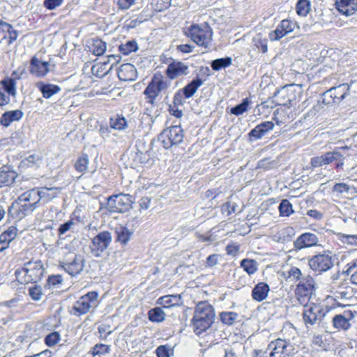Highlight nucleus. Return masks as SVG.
<instances>
[{
    "mask_svg": "<svg viewBox=\"0 0 357 357\" xmlns=\"http://www.w3.org/2000/svg\"><path fill=\"white\" fill-rule=\"evenodd\" d=\"M214 318L213 307L206 302L199 303L192 319L194 332L198 335L205 332L213 324Z\"/></svg>",
    "mask_w": 357,
    "mask_h": 357,
    "instance_id": "obj_1",
    "label": "nucleus"
},
{
    "mask_svg": "<svg viewBox=\"0 0 357 357\" xmlns=\"http://www.w3.org/2000/svg\"><path fill=\"white\" fill-rule=\"evenodd\" d=\"M44 267L41 261H29L24 267L15 272L16 278L21 284L37 282L44 274Z\"/></svg>",
    "mask_w": 357,
    "mask_h": 357,
    "instance_id": "obj_2",
    "label": "nucleus"
},
{
    "mask_svg": "<svg viewBox=\"0 0 357 357\" xmlns=\"http://www.w3.org/2000/svg\"><path fill=\"white\" fill-rule=\"evenodd\" d=\"M170 86V82L161 73H155L144 91L146 102L151 105L155 103L159 93L166 91Z\"/></svg>",
    "mask_w": 357,
    "mask_h": 357,
    "instance_id": "obj_3",
    "label": "nucleus"
},
{
    "mask_svg": "<svg viewBox=\"0 0 357 357\" xmlns=\"http://www.w3.org/2000/svg\"><path fill=\"white\" fill-rule=\"evenodd\" d=\"M199 46L207 48L212 42L213 32L206 24H192L185 32Z\"/></svg>",
    "mask_w": 357,
    "mask_h": 357,
    "instance_id": "obj_4",
    "label": "nucleus"
},
{
    "mask_svg": "<svg viewBox=\"0 0 357 357\" xmlns=\"http://www.w3.org/2000/svg\"><path fill=\"white\" fill-rule=\"evenodd\" d=\"M98 297V294L96 291H90L79 297L75 302L70 313L75 316L80 317L95 310L99 305Z\"/></svg>",
    "mask_w": 357,
    "mask_h": 357,
    "instance_id": "obj_5",
    "label": "nucleus"
},
{
    "mask_svg": "<svg viewBox=\"0 0 357 357\" xmlns=\"http://www.w3.org/2000/svg\"><path fill=\"white\" fill-rule=\"evenodd\" d=\"M183 138V130L179 126L169 127L164 130L160 135V139L165 149L181 144Z\"/></svg>",
    "mask_w": 357,
    "mask_h": 357,
    "instance_id": "obj_6",
    "label": "nucleus"
},
{
    "mask_svg": "<svg viewBox=\"0 0 357 357\" xmlns=\"http://www.w3.org/2000/svg\"><path fill=\"white\" fill-rule=\"evenodd\" d=\"M304 306L303 317L307 327L319 323L324 317L325 312L323 307L319 304L310 303L303 305Z\"/></svg>",
    "mask_w": 357,
    "mask_h": 357,
    "instance_id": "obj_7",
    "label": "nucleus"
},
{
    "mask_svg": "<svg viewBox=\"0 0 357 357\" xmlns=\"http://www.w3.org/2000/svg\"><path fill=\"white\" fill-rule=\"evenodd\" d=\"M112 236L110 232L103 231L98 233L91 239V252L93 256L99 257L110 245Z\"/></svg>",
    "mask_w": 357,
    "mask_h": 357,
    "instance_id": "obj_8",
    "label": "nucleus"
},
{
    "mask_svg": "<svg viewBox=\"0 0 357 357\" xmlns=\"http://www.w3.org/2000/svg\"><path fill=\"white\" fill-rule=\"evenodd\" d=\"M314 280L310 276L301 279L295 291L300 304L305 305L308 303L314 289Z\"/></svg>",
    "mask_w": 357,
    "mask_h": 357,
    "instance_id": "obj_9",
    "label": "nucleus"
},
{
    "mask_svg": "<svg viewBox=\"0 0 357 357\" xmlns=\"http://www.w3.org/2000/svg\"><path fill=\"white\" fill-rule=\"evenodd\" d=\"M84 265V258L80 255H70L61 262L63 269L72 276L79 274L83 271Z\"/></svg>",
    "mask_w": 357,
    "mask_h": 357,
    "instance_id": "obj_10",
    "label": "nucleus"
},
{
    "mask_svg": "<svg viewBox=\"0 0 357 357\" xmlns=\"http://www.w3.org/2000/svg\"><path fill=\"white\" fill-rule=\"evenodd\" d=\"M294 351L293 345L287 340L278 338L268 346L270 357H288Z\"/></svg>",
    "mask_w": 357,
    "mask_h": 357,
    "instance_id": "obj_11",
    "label": "nucleus"
},
{
    "mask_svg": "<svg viewBox=\"0 0 357 357\" xmlns=\"http://www.w3.org/2000/svg\"><path fill=\"white\" fill-rule=\"evenodd\" d=\"M132 197L128 194H119L108 198L107 205L113 212L123 213L128 211L132 206Z\"/></svg>",
    "mask_w": 357,
    "mask_h": 357,
    "instance_id": "obj_12",
    "label": "nucleus"
},
{
    "mask_svg": "<svg viewBox=\"0 0 357 357\" xmlns=\"http://www.w3.org/2000/svg\"><path fill=\"white\" fill-rule=\"evenodd\" d=\"M310 267L318 272H325L333 266L332 257L329 255L321 254L312 257L309 260Z\"/></svg>",
    "mask_w": 357,
    "mask_h": 357,
    "instance_id": "obj_13",
    "label": "nucleus"
},
{
    "mask_svg": "<svg viewBox=\"0 0 357 357\" xmlns=\"http://www.w3.org/2000/svg\"><path fill=\"white\" fill-rule=\"evenodd\" d=\"M296 27V23L289 20H283L276 29L269 33L271 40H278L288 33L294 31Z\"/></svg>",
    "mask_w": 357,
    "mask_h": 357,
    "instance_id": "obj_14",
    "label": "nucleus"
},
{
    "mask_svg": "<svg viewBox=\"0 0 357 357\" xmlns=\"http://www.w3.org/2000/svg\"><path fill=\"white\" fill-rule=\"evenodd\" d=\"M340 158L341 153L340 152L329 151L321 155L312 157L310 160V164L313 168H317L329 165Z\"/></svg>",
    "mask_w": 357,
    "mask_h": 357,
    "instance_id": "obj_15",
    "label": "nucleus"
},
{
    "mask_svg": "<svg viewBox=\"0 0 357 357\" xmlns=\"http://www.w3.org/2000/svg\"><path fill=\"white\" fill-rule=\"evenodd\" d=\"M188 73V66L181 61H174L168 65L166 69V75L170 79L187 75Z\"/></svg>",
    "mask_w": 357,
    "mask_h": 357,
    "instance_id": "obj_16",
    "label": "nucleus"
},
{
    "mask_svg": "<svg viewBox=\"0 0 357 357\" xmlns=\"http://www.w3.org/2000/svg\"><path fill=\"white\" fill-rule=\"evenodd\" d=\"M354 317L352 311H344L342 314H336L332 319L333 327L338 331H347L351 327L350 320Z\"/></svg>",
    "mask_w": 357,
    "mask_h": 357,
    "instance_id": "obj_17",
    "label": "nucleus"
},
{
    "mask_svg": "<svg viewBox=\"0 0 357 357\" xmlns=\"http://www.w3.org/2000/svg\"><path fill=\"white\" fill-rule=\"evenodd\" d=\"M319 238L315 234L304 233L299 236L294 242L296 250H302L303 248L315 246L318 244Z\"/></svg>",
    "mask_w": 357,
    "mask_h": 357,
    "instance_id": "obj_18",
    "label": "nucleus"
},
{
    "mask_svg": "<svg viewBox=\"0 0 357 357\" xmlns=\"http://www.w3.org/2000/svg\"><path fill=\"white\" fill-rule=\"evenodd\" d=\"M43 194H40L38 192V189L33 188L29 190L24 193H22L15 201V203L13 204V207H14L15 204H20L22 202H26L31 204H34L38 206L41 200V197L44 196V192Z\"/></svg>",
    "mask_w": 357,
    "mask_h": 357,
    "instance_id": "obj_19",
    "label": "nucleus"
},
{
    "mask_svg": "<svg viewBox=\"0 0 357 357\" xmlns=\"http://www.w3.org/2000/svg\"><path fill=\"white\" fill-rule=\"evenodd\" d=\"M50 71V63L47 61H44L36 56L32 58L30 65V72L32 75L41 77L46 75Z\"/></svg>",
    "mask_w": 357,
    "mask_h": 357,
    "instance_id": "obj_20",
    "label": "nucleus"
},
{
    "mask_svg": "<svg viewBox=\"0 0 357 357\" xmlns=\"http://www.w3.org/2000/svg\"><path fill=\"white\" fill-rule=\"evenodd\" d=\"M335 6L340 13L350 16L357 11V0H335Z\"/></svg>",
    "mask_w": 357,
    "mask_h": 357,
    "instance_id": "obj_21",
    "label": "nucleus"
},
{
    "mask_svg": "<svg viewBox=\"0 0 357 357\" xmlns=\"http://www.w3.org/2000/svg\"><path fill=\"white\" fill-rule=\"evenodd\" d=\"M119 78L124 82L133 81L137 78V70L134 65L124 63L118 70Z\"/></svg>",
    "mask_w": 357,
    "mask_h": 357,
    "instance_id": "obj_22",
    "label": "nucleus"
},
{
    "mask_svg": "<svg viewBox=\"0 0 357 357\" xmlns=\"http://www.w3.org/2000/svg\"><path fill=\"white\" fill-rule=\"evenodd\" d=\"M22 116L23 112L20 109L6 112L2 114L0 119V123L3 126L7 128L13 121L20 120Z\"/></svg>",
    "mask_w": 357,
    "mask_h": 357,
    "instance_id": "obj_23",
    "label": "nucleus"
},
{
    "mask_svg": "<svg viewBox=\"0 0 357 357\" xmlns=\"http://www.w3.org/2000/svg\"><path fill=\"white\" fill-rule=\"evenodd\" d=\"M270 291L269 286L265 282L258 283L252 289V298L258 302L265 300Z\"/></svg>",
    "mask_w": 357,
    "mask_h": 357,
    "instance_id": "obj_24",
    "label": "nucleus"
},
{
    "mask_svg": "<svg viewBox=\"0 0 357 357\" xmlns=\"http://www.w3.org/2000/svg\"><path fill=\"white\" fill-rule=\"evenodd\" d=\"M294 235V230L291 227H283L275 233L273 234L271 238L276 243H284L290 241Z\"/></svg>",
    "mask_w": 357,
    "mask_h": 357,
    "instance_id": "obj_25",
    "label": "nucleus"
},
{
    "mask_svg": "<svg viewBox=\"0 0 357 357\" xmlns=\"http://www.w3.org/2000/svg\"><path fill=\"white\" fill-rule=\"evenodd\" d=\"M17 174L3 167L0 169V188L11 185L15 180Z\"/></svg>",
    "mask_w": 357,
    "mask_h": 357,
    "instance_id": "obj_26",
    "label": "nucleus"
},
{
    "mask_svg": "<svg viewBox=\"0 0 357 357\" xmlns=\"http://www.w3.org/2000/svg\"><path fill=\"white\" fill-rule=\"evenodd\" d=\"M37 86L43 93V97L47 99L51 98L61 91V88L59 86L52 84L39 82L37 84Z\"/></svg>",
    "mask_w": 357,
    "mask_h": 357,
    "instance_id": "obj_27",
    "label": "nucleus"
},
{
    "mask_svg": "<svg viewBox=\"0 0 357 357\" xmlns=\"http://www.w3.org/2000/svg\"><path fill=\"white\" fill-rule=\"evenodd\" d=\"M203 84V81L200 78L193 79L190 83L187 84L184 88L181 89L185 98H190L197 91V89Z\"/></svg>",
    "mask_w": 357,
    "mask_h": 357,
    "instance_id": "obj_28",
    "label": "nucleus"
},
{
    "mask_svg": "<svg viewBox=\"0 0 357 357\" xmlns=\"http://www.w3.org/2000/svg\"><path fill=\"white\" fill-rule=\"evenodd\" d=\"M116 241L121 244L126 245L131 239L133 232L123 226L116 228Z\"/></svg>",
    "mask_w": 357,
    "mask_h": 357,
    "instance_id": "obj_29",
    "label": "nucleus"
},
{
    "mask_svg": "<svg viewBox=\"0 0 357 357\" xmlns=\"http://www.w3.org/2000/svg\"><path fill=\"white\" fill-rule=\"evenodd\" d=\"M16 84L14 79L7 78L0 82V85L1 86L0 89L10 96L15 97L17 94Z\"/></svg>",
    "mask_w": 357,
    "mask_h": 357,
    "instance_id": "obj_30",
    "label": "nucleus"
},
{
    "mask_svg": "<svg viewBox=\"0 0 357 357\" xmlns=\"http://www.w3.org/2000/svg\"><path fill=\"white\" fill-rule=\"evenodd\" d=\"M349 89L347 84H340L338 87H333L328 92L331 96H334V101L336 102L343 100L346 96V92Z\"/></svg>",
    "mask_w": 357,
    "mask_h": 357,
    "instance_id": "obj_31",
    "label": "nucleus"
},
{
    "mask_svg": "<svg viewBox=\"0 0 357 357\" xmlns=\"http://www.w3.org/2000/svg\"><path fill=\"white\" fill-rule=\"evenodd\" d=\"M107 49V45L100 39H93L89 45V50L96 56L102 55Z\"/></svg>",
    "mask_w": 357,
    "mask_h": 357,
    "instance_id": "obj_32",
    "label": "nucleus"
},
{
    "mask_svg": "<svg viewBox=\"0 0 357 357\" xmlns=\"http://www.w3.org/2000/svg\"><path fill=\"white\" fill-rule=\"evenodd\" d=\"M241 266L248 275L255 273L258 269V264L256 261L250 259H244L241 261Z\"/></svg>",
    "mask_w": 357,
    "mask_h": 357,
    "instance_id": "obj_33",
    "label": "nucleus"
},
{
    "mask_svg": "<svg viewBox=\"0 0 357 357\" xmlns=\"http://www.w3.org/2000/svg\"><path fill=\"white\" fill-rule=\"evenodd\" d=\"M109 126L114 130H122L126 128L127 122L123 116L117 115L110 118Z\"/></svg>",
    "mask_w": 357,
    "mask_h": 357,
    "instance_id": "obj_34",
    "label": "nucleus"
},
{
    "mask_svg": "<svg viewBox=\"0 0 357 357\" xmlns=\"http://www.w3.org/2000/svg\"><path fill=\"white\" fill-rule=\"evenodd\" d=\"M231 63L232 59L231 57H225L213 60L211 66L213 70L218 71L230 66Z\"/></svg>",
    "mask_w": 357,
    "mask_h": 357,
    "instance_id": "obj_35",
    "label": "nucleus"
},
{
    "mask_svg": "<svg viewBox=\"0 0 357 357\" xmlns=\"http://www.w3.org/2000/svg\"><path fill=\"white\" fill-rule=\"evenodd\" d=\"M89 162V160L88 155L86 154H84L78 158L75 162V168L77 172L84 174L88 169Z\"/></svg>",
    "mask_w": 357,
    "mask_h": 357,
    "instance_id": "obj_36",
    "label": "nucleus"
},
{
    "mask_svg": "<svg viewBox=\"0 0 357 357\" xmlns=\"http://www.w3.org/2000/svg\"><path fill=\"white\" fill-rule=\"evenodd\" d=\"M165 313L160 307H155L149 310V319L153 322H161L165 319Z\"/></svg>",
    "mask_w": 357,
    "mask_h": 357,
    "instance_id": "obj_37",
    "label": "nucleus"
},
{
    "mask_svg": "<svg viewBox=\"0 0 357 357\" xmlns=\"http://www.w3.org/2000/svg\"><path fill=\"white\" fill-rule=\"evenodd\" d=\"M137 50L138 45L135 40L128 41L126 43L121 44L119 46V51L125 55H128L129 54L135 52Z\"/></svg>",
    "mask_w": 357,
    "mask_h": 357,
    "instance_id": "obj_38",
    "label": "nucleus"
},
{
    "mask_svg": "<svg viewBox=\"0 0 357 357\" xmlns=\"http://www.w3.org/2000/svg\"><path fill=\"white\" fill-rule=\"evenodd\" d=\"M296 92V89H295V87L293 85H289V86H285L284 87L280 92L279 93L282 96H288V98L287 100H284V101H282L281 102L280 104L281 105H287V104H291V102L293 101V98L291 97V96Z\"/></svg>",
    "mask_w": 357,
    "mask_h": 357,
    "instance_id": "obj_39",
    "label": "nucleus"
},
{
    "mask_svg": "<svg viewBox=\"0 0 357 357\" xmlns=\"http://www.w3.org/2000/svg\"><path fill=\"white\" fill-rule=\"evenodd\" d=\"M296 8L298 15L305 16L310 10V3L308 0H299Z\"/></svg>",
    "mask_w": 357,
    "mask_h": 357,
    "instance_id": "obj_40",
    "label": "nucleus"
},
{
    "mask_svg": "<svg viewBox=\"0 0 357 357\" xmlns=\"http://www.w3.org/2000/svg\"><path fill=\"white\" fill-rule=\"evenodd\" d=\"M17 234V229L15 227H10L0 235V237L1 241H6L10 243L15 238Z\"/></svg>",
    "mask_w": 357,
    "mask_h": 357,
    "instance_id": "obj_41",
    "label": "nucleus"
},
{
    "mask_svg": "<svg viewBox=\"0 0 357 357\" xmlns=\"http://www.w3.org/2000/svg\"><path fill=\"white\" fill-rule=\"evenodd\" d=\"M19 211L20 212V218H22L25 215H28L32 213L38 206L31 204L26 202H23L19 204Z\"/></svg>",
    "mask_w": 357,
    "mask_h": 357,
    "instance_id": "obj_42",
    "label": "nucleus"
},
{
    "mask_svg": "<svg viewBox=\"0 0 357 357\" xmlns=\"http://www.w3.org/2000/svg\"><path fill=\"white\" fill-rule=\"evenodd\" d=\"M279 211L282 216H289L294 213L291 204L287 200L284 199L279 206Z\"/></svg>",
    "mask_w": 357,
    "mask_h": 357,
    "instance_id": "obj_43",
    "label": "nucleus"
},
{
    "mask_svg": "<svg viewBox=\"0 0 357 357\" xmlns=\"http://www.w3.org/2000/svg\"><path fill=\"white\" fill-rule=\"evenodd\" d=\"M238 314L233 312H224L220 314V319L222 323L227 325H232L238 319Z\"/></svg>",
    "mask_w": 357,
    "mask_h": 357,
    "instance_id": "obj_44",
    "label": "nucleus"
},
{
    "mask_svg": "<svg viewBox=\"0 0 357 357\" xmlns=\"http://www.w3.org/2000/svg\"><path fill=\"white\" fill-rule=\"evenodd\" d=\"M338 239L344 244L357 246V234L349 235L342 233L338 234Z\"/></svg>",
    "mask_w": 357,
    "mask_h": 357,
    "instance_id": "obj_45",
    "label": "nucleus"
},
{
    "mask_svg": "<svg viewBox=\"0 0 357 357\" xmlns=\"http://www.w3.org/2000/svg\"><path fill=\"white\" fill-rule=\"evenodd\" d=\"M110 351V346L104 344H96L91 350V354L93 356L102 355L109 354Z\"/></svg>",
    "mask_w": 357,
    "mask_h": 357,
    "instance_id": "obj_46",
    "label": "nucleus"
},
{
    "mask_svg": "<svg viewBox=\"0 0 357 357\" xmlns=\"http://www.w3.org/2000/svg\"><path fill=\"white\" fill-rule=\"evenodd\" d=\"M173 354V349L168 345H160L156 349V354L158 357H170Z\"/></svg>",
    "mask_w": 357,
    "mask_h": 357,
    "instance_id": "obj_47",
    "label": "nucleus"
},
{
    "mask_svg": "<svg viewBox=\"0 0 357 357\" xmlns=\"http://www.w3.org/2000/svg\"><path fill=\"white\" fill-rule=\"evenodd\" d=\"M98 330L100 334V338L104 340H105L108 335H109L113 332L111 326L108 324H100L98 326Z\"/></svg>",
    "mask_w": 357,
    "mask_h": 357,
    "instance_id": "obj_48",
    "label": "nucleus"
},
{
    "mask_svg": "<svg viewBox=\"0 0 357 357\" xmlns=\"http://www.w3.org/2000/svg\"><path fill=\"white\" fill-rule=\"evenodd\" d=\"M249 100L248 98L243 100V102L233 107L231 110V114H235L236 116L242 114L248 110V107L249 105Z\"/></svg>",
    "mask_w": 357,
    "mask_h": 357,
    "instance_id": "obj_49",
    "label": "nucleus"
},
{
    "mask_svg": "<svg viewBox=\"0 0 357 357\" xmlns=\"http://www.w3.org/2000/svg\"><path fill=\"white\" fill-rule=\"evenodd\" d=\"M255 45L263 53H266L268 50L267 40L261 38L260 35H257L253 38Z\"/></svg>",
    "mask_w": 357,
    "mask_h": 357,
    "instance_id": "obj_50",
    "label": "nucleus"
},
{
    "mask_svg": "<svg viewBox=\"0 0 357 357\" xmlns=\"http://www.w3.org/2000/svg\"><path fill=\"white\" fill-rule=\"evenodd\" d=\"M29 293L31 298L34 301H40L43 295L42 287L38 285H34L30 287Z\"/></svg>",
    "mask_w": 357,
    "mask_h": 357,
    "instance_id": "obj_51",
    "label": "nucleus"
},
{
    "mask_svg": "<svg viewBox=\"0 0 357 357\" xmlns=\"http://www.w3.org/2000/svg\"><path fill=\"white\" fill-rule=\"evenodd\" d=\"M61 340V335L58 332H52L47 335L45 337V343L49 347L56 344Z\"/></svg>",
    "mask_w": 357,
    "mask_h": 357,
    "instance_id": "obj_52",
    "label": "nucleus"
},
{
    "mask_svg": "<svg viewBox=\"0 0 357 357\" xmlns=\"http://www.w3.org/2000/svg\"><path fill=\"white\" fill-rule=\"evenodd\" d=\"M56 191V189L52 188H43L40 190H38V192L40 194H41L40 192H44V196L41 197V199L46 198L47 201L52 199L56 196L57 192Z\"/></svg>",
    "mask_w": 357,
    "mask_h": 357,
    "instance_id": "obj_53",
    "label": "nucleus"
},
{
    "mask_svg": "<svg viewBox=\"0 0 357 357\" xmlns=\"http://www.w3.org/2000/svg\"><path fill=\"white\" fill-rule=\"evenodd\" d=\"M76 222L73 219H71L66 222L61 224L58 229V232L60 236L66 234L67 231L73 229L75 226Z\"/></svg>",
    "mask_w": 357,
    "mask_h": 357,
    "instance_id": "obj_54",
    "label": "nucleus"
},
{
    "mask_svg": "<svg viewBox=\"0 0 357 357\" xmlns=\"http://www.w3.org/2000/svg\"><path fill=\"white\" fill-rule=\"evenodd\" d=\"M333 292L335 296L338 298H347L349 297V292L346 289L347 288L341 286H333Z\"/></svg>",
    "mask_w": 357,
    "mask_h": 357,
    "instance_id": "obj_55",
    "label": "nucleus"
},
{
    "mask_svg": "<svg viewBox=\"0 0 357 357\" xmlns=\"http://www.w3.org/2000/svg\"><path fill=\"white\" fill-rule=\"evenodd\" d=\"M63 2V0H45L44 6L50 10L59 7Z\"/></svg>",
    "mask_w": 357,
    "mask_h": 357,
    "instance_id": "obj_56",
    "label": "nucleus"
},
{
    "mask_svg": "<svg viewBox=\"0 0 357 357\" xmlns=\"http://www.w3.org/2000/svg\"><path fill=\"white\" fill-rule=\"evenodd\" d=\"M302 273L301 270L297 267H291L288 271V278L289 279L298 280L301 279Z\"/></svg>",
    "mask_w": 357,
    "mask_h": 357,
    "instance_id": "obj_57",
    "label": "nucleus"
},
{
    "mask_svg": "<svg viewBox=\"0 0 357 357\" xmlns=\"http://www.w3.org/2000/svg\"><path fill=\"white\" fill-rule=\"evenodd\" d=\"M236 211V204L231 202H226L222 206V211L227 215H229Z\"/></svg>",
    "mask_w": 357,
    "mask_h": 357,
    "instance_id": "obj_58",
    "label": "nucleus"
},
{
    "mask_svg": "<svg viewBox=\"0 0 357 357\" xmlns=\"http://www.w3.org/2000/svg\"><path fill=\"white\" fill-rule=\"evenodd\" d=\"M62 282H63V278H62L61 275H60L50 276L47 280V282H48V284L50 285V287H53L61 284Z\"/></svg>",
    "mask_w": 357,
    "mask_h": 357,
    "instance_id": "obj_59",
    "label": "nucleus"
},
{
    "mask_svg": "<svg viewBox=\"0 0 357 357\" xmlns=\"http://www.w3.org/2000/svg\"><path fill=\"white\" fill-rule=\"evenodd\" d=\"M266 133L264 131L261 129L259 125H257L254 129H252L250 132V136L254 137L255 139H260Z\"/></svg>",
    "mask_w": 357,
    "mask_h": 357,
    "instance_id": "obj_60",
    "label": "nucleus"
},
{
    "mask_svg": "<svg viewBox=\"0 0 357 357\" xmlns=\"http://www.w3.org/2000/svg\"><path fill=\"white\" fill-rule=\"evenodd\" d=\"M349 190V185L344 183H336L333 186V191L337 192L340 194L344 193V192H348Z\"/></svg>",
    "mask_w": 357,
    "mask_h": 357,
    "instance_id": "obj_61",
    "label": "nucleus"
},
{
    "mask_svg": "<svg viewBox=\"0 0 357 357\" xmlns=\"http://www.w3.org/2000/svg\"><path fill=\"white\" fill-rule=\"evenodd\" d=\"M18 37V33L13 28L11 29L4 36V38H8V45L12 44L14 41L17 40Z\"/></svg>",
    "mask_w": 357,
    "mask_h": 357,
    "instance_id": "obj_62",
    "label": "nucleus"
},
{
    "mask_svg": "<svg viewBox=\"0 0 357 357\" xmlns=\"http://www.w3.org/2000/svg\"><path fill=\"white\" fill-rule=\"evenodd\" d=\"M10 102V96L0 89V106H5Z\"/></svg>",
    "mask_w": 357,
    "mask_h": 357,
    "instance_id": "obj_63",
    "label": "nucleus"
},
{
    "mask_svg": "<svg viewBox=\"0 0 357 357\" xmlns=\"http://www.w3.org/2000/svg\"><path fill=\"white\" fill-rule=\"evenodd\" d=\"M135 3V0H119L118 4L122 10L128 9Z\"/></svg>",
    "mask_w": 357,
    "mask_h": 357,
    "instance_id": "obj_64",
    "label": "nucleus"
}]
</instances>
